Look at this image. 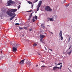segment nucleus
Listing matches in <instances>:
<instances>
[{
	"mask_svg": "<svg viewBox=\"0 0 72 72\" xmlns=\"http://www.w3.org/2000/svg\"><path fill=\"white\" fill-rule=\"evenodd\" d=\"M17 9H11L10 10L8 9L6 13L8 15H9V16H11V17H13V15H15V13H12V12L14 13L17 12Z\"/></svg>",
	"mask_w": 72,
	"mask_h": 72,
	"instance_id": "obj_1",
	"label": "nucleus"
},
{
	"mask_svg": "<svg viewBox=\"0 0 72 72\" xmlns=\"http://www.w3.org/2000/svg\"><path fill=\"white\" fill-rule=\"evenodd\" d=\"M15 2L14 1H13L12 0H10L9 1H8L7 4V6H10L11 5V4H15Z\"/></svg>",
	"mask_w": 72,
	"mask_h": 72,
	"instance_id": "obj_2",
	"label": "nucleus"
},
{
	"mask_svg": "<svg viewBox=\"0 0 72 72\" xmlns=\"http://www.w3.org/2000/svg\"><path fill=\"white\" fill-rule=\"evenodd\" d=\"M45 9L46 10L48 11V12H51L52 10V9H51L50 7V6H46L45 8Z\"/></svg>",
	"mask_w": 72,
	"mask_h": 72,
	"instance_id": "obj_3",
	"label": "nucleus"
},
{
	"mask_svg": "<svg viewBox=\"0 0 72 72\" xmlns=\"http://www.w3.org/2000/svg\"><path fill=\"white\" fill-rule=\"evenodd\" d=\"M18 46H19L18 45H15L14 47L13 48L12 51L13 52H15V51H17V48H18Z\"/></svg>",
	"mask_w": 72,
	"mask_h": 72,
	"instance_id": "obj_4",
	"label": "nucleus"
},
{
	"mask_svg": "<svg viewBox=\"0 0 72 72\" xmlns=\"http://www.w3.org/2000/svg\"><path fill=\"white\" fill-rule=\"evenodd\" d=\"M42 3V1H39V3L37 6L38 8H37V11H39V8L41 5V4Z\"/></svg>",
	"mask_w": 72,
	"mask_h": 72,
	"instance_id": "obj_5",
	"label": "nucleus"
},
{
	"mask_svg": "<svg viewBox=\"0 0 72 72\" xmlns=\"http://www.w3.org/2000/svg\"><path fill=\"white\" fill-rule=\"evenodd\" d=\"M62 65H60V68L57 67V66L54 67L53 68V70H55L57 69H60H60H61L62 68Z\"/></svg>",
	"mask_w": 72,
	"mask_h": 72,
	"instance_id": "obj_6",
	"label": "nucleus"
},
{
	"mask_svg": "<svg viewBox=\"0 0 72 72\" xmlns=\"http://www.w3.org/2000/svg\"><path fill=\"white\" fill-rule=\"evenodd\" d=\"M62 31H60V33H59V35L61 37V40H62L63 39V38L62 36Z\"/></svg>",
	"mask_w": 72,
	"mask_h": 72,
	"instance_id": "obj_7",
	"label": "nucleus"
},
{
	"mask_svg": "<svg viewBox=\"0 0 72 72\" xmlns=\"http://www.w3.org/2000/svg\"><path fill=\"white\" fill-rule=\"evenodd\" d=\"M26 60L25 59H24V60H21L19 63V64H24V62Z\"/></svg>",
	"mask_w": 72,
	"mask_h": 72,
	"instance_id": "obj_8",
	"label": "nucleus"
},
{
	"mask_svg": "<svg viewBox=\"0 0 72 72\" xmlns=\"http://www.w3.org/2000/svg\"><path fill=\"white\" fill-rule=\"evenodd\" d=\"M45 36L44 35H40V39H43L45 38Z\"/></svg>",
	"mask_w": 72,
	"mask_h": 72,
	"instance_id": "obj_9",
	"label": "nucleus"
},
{
	"mask_svg": "<svg viewBox=\"0 0 72 72\" xmlns=\"http://www.w3.org/2000/svg\"><path fill=\"white\" fill-rule=\"evenodd\" d=\"M15 16H16V14H15V15H14V16L13 17H12L10 18V21H12V19H13V18H14V17H15Z\"/></svg>",
	"mask_w": 72,
	"mask_h": 72,
	"instance_id": "obj_10",
	"label": "nucleus"
},
{
	"mask_svg": "<svg viewBox=\"0 0 72 72\" xmlns=\"http://www.w3.org/2000/svg\"><path fill=\"white\" fill-rule=\"evenodd\" d=\"M26 64L27 65H29L30 66L31 65V62H27Z\"/></svg>",
	"mask_w": 72,
	"mask_h": 72,
	"instance_id": "obj_11",
	"label": "nucleus"
},
{
	"mask_svg": "<svg viewBox=\"0 0 72 72\" xmlns=\"http://www.w3.org/2000/svg\"><path fill=\"white\" fill-rule=\"evenodd\" d=\"M47 19H48V21H53L54 19H53L51 18L50 19L49 18H48Z\"/></svg>",
	"mask_w": 72,
	"mask_h": 72,
	"instance_id": "obj_12",
	"label": "nucleus"
},
{
	"mask_svg": "<svg viewBox=\"0 0 72 72\" xmlns=\"http://www.w3.org/2000/svg\"><path fill=\"white\" fill-rule=\"evenodd\" d=\"M12 45H17V44L15 43V42H13V43H12Z\"/></svg>",
	"mask_w": 72,
	"mask_h": 72,
	"instance_id": "obj_13",
	"label": "nucleus"
},
{
	"mask_svg": "<svg viewBox=\"0 0 72 72\" xmlns=\"http://www.w3.org/2000/svg\"><path fill=\"white\" fill-rule=\"evenodd\" d=\"M40 41L41 42H42V43H43V44H45V42L42 41V39H40Z\"/></svg>",
	"mask_w": 72,
	"mask_h": 72,
	"instance_id": "obj_14",
	"label": "nucleus"
},
{
	"mask_svg": "<svg viewBox=\"0 0 72 72\" xmlns=\"http://www.w3.org/2000/svg\"><path fill=\"white\" fill-rule=\"evenodd\" d=\"M35 17H34V19H35L36 20H37V16L36 15L35 16Z\"/></svg>",
	"mask_w": 72,
	"mask_h": 72,
	"instance_id": "obj_15",
	"label": "nucleus"
},
{
	"mask_svg": "<svg viewBox=\"0 0 72 72\" xmlns=\"http://www.w3.org/2000/svg\"><path fill=\"white\" fill-rule=\"evenodd\" d=\"M28 2L29 4H32V3L30 1H28Z\"/></svg>",
	"mask_w": 72,
	"mask_h": 72,
	"instance_id": "obj_16",
	"label": "nucleus"
},
{
	"mask_svg": "<svg viewBox=\"0 0 72 72\" xmlns=\"http://www.w3.org/2000/svg\"><path fill=\"white\" fill-rule=\"evenodd\" d=\"M32 21H33V22H35V19H34V17H33Z\"/></svg>",
	"mask_w": 72,
	"mask_h": 72,
	"instance_id": "obj_17",
	"label": "nucleus"
},
{
	"mask_svg": "<svg viewBox=\"0 0 72 72\" xmlns=\"http://www.w3.org/2000/svg\"><path fill=\"white\" fill-rule=\"evenodd\" d=\"M29 18L28 19V20H30V19H31V17H32V16H31L30 15L29 16Z\"/></svg>",
	"mask_w": 72,
	"mask_h": 72,
	"instance_id": "obj_18",
	"label": "nucleus"
},
{
	"mask_svg": "<svg viewBox=\"0 0 72 72\" xmlns=\"http://www.w3.org/2000/svg\"><path fill=\"white\" fill-rule=\"evenodd\" d=\"M37 1H38V0H35L33 2V3H36Z\"/></svg>",
	"mask_w": 72,
	"mask_h": 72,
	"instance_id": "obj_19",
	"label": "nucleus"
},
{
	"mask_svg": "<svg viewBox=\"0 0 72 72\" xmlns=\"http://www.w3.org/2000/svg\"><path fill=\"white\" fill-rule=\"evenodd\" d=\"M71 52H72V50L70 51L68 53L69 55H70V54H71Z\"/></svg>",
	"mask_w": 72,
	"mask_h": 72,
	"instance_id": "obj_20",
	"label": "nucleus"
},
{
	"mask_svg": "<svg viewBox=\"0 0 72 72\" xmlns=\"http://www.w3.org/2000/svg\"><path fill=\"white\" fill-rule=\"evenodd\" d=\"M15 25L16 26H19V24L18 23H16L15 24Z\"/></svg>",
	"mask_w": 72,
	"mask_h": 72,
	"instance_id": "obj_21",
	"label": "nucleus"
},
{
	"mask_svg": "<svg viewBox=\"0 0 72 72\" xmlns=\"http://www.w3.org/2000/svg\"><path fill=\"white\" fill-rule=\"evenodd\" d=\"M62 64V63H60L58 64L57 66H59V65H60V64Z\"/></svg>",
	"mask_w": 72,
	"mask_h": 72,
	"instance_id": "obj_22",
	"label": "nucleus"
},
{
	"mask_svg": "<svg viewBox=\"0 0 72 72\" xmlns=\"http://www.w3.org/2000/svg\"><path fill=\"white\" fill-rule=\"evenodd\" d=\"M41 27L42 28H45V27L44 26H41Z\"/></svg>",
	"mask_w": 72,
	"mask_h": 72,
	"instance_id": "obj_23",
	"label": "nucleus"
},
{
	"mask_svg": "<svg viewBox=\"0 0 72 72\" xmlns=\"http://www.w3.org/2000/svg\"><path fill=\"white\" fill-rule=\"evenodd\" d=\"M24 28L25 29V30H27V27H24Z\"/></svg>",
	"mask_w": 72,
	"mask_h": 72,
	"instance_id": "obj_24",
	"label": "nucleus"
},
{
	"mask_svg": "<svg viewBox=\"0 0 72 72\" xmlns=\"http://www.w3.org/2000/svg\"><path fill=\"white\" fill-rule=\"evenodd\" d=\"M21 8V6H20V5H19L18 7V9H19V8Z\"/></svg>",
	"mask_w": 72,
	"mask_h": 72,
	"instance_id": "obj_25",
	"label": "nucleus"
},
{
	"mask_svg": "<svg viewBox=\"0 0 72 72\" xmlns=\"http://www.w3.org/2000/svg\"><path fill=\"white\" fill-rule=\"evenodd\" d=\"M45 25V24H41V26H44Z\"/></svg>",
	"mask_w": 72,
	"mask_h": 72,
	"instance_id": "obj_26",
	"label": "nucleus"
},
{
	"mask_svg": "<svg viewBox=\"0 0 72 72\" xmlns=\"http://www.w3.org/2000/svg\"><path fill=\"white\" fill-rule=\"evenodd\" d=\"M68 6H69V4H67L66 6L67 7Z\"/></svg>",
	"mask_w": 72,
	"mask_h": 72,
	"instance_id": "obj_27",
	"label": "nucleus"
},
{
	"mask_svg": "<svg viewBox=\"0 0 72 72\" xmlns=\"http://www.w3.org/2000/svg\"><path fill=\"white\" fill-rule=\"evenodd\" d=\"M70 39H71V37H69V41H70Z\"/></svg>",
	"mask_w": 72,
	"mask_h": 72,
	"instance_id": "obj_28",
	"label": "nucleus"
},
{
	"mask_svg": "<svg viewBox=\"0 0 72 72\" xmlns=\"http://www.w3.org/2000/svg\"><path fill=\"white\" fill-rule=\"evenodd\" d=\"M37 45L36 43H34L33 45Z\"/></svg>",
	"mask_w": 72,
	"mask_h": 72,
	"instance_id": "obj_29",
	"label": "nucleus"
},
{
	"mask_svg": "<svg viewBox=\"0 0 72 72\" xmlns=\"http://www.w3.org/2000/svg\"><path fill=\"white\" fill-rule=\"evenodd\" d=\"M30 15L32 17V13H31Z\"/></svg>",
	"mask_w": 72,
	"mask_h": 72,
	"instance_id": "obj_30",
	"label": "nucleus"
},
{
	"mask_svg": "<svg viewBox=\"0 0 72 72\" xmlns=\"http://www.w3.org/2000/svg\"><path fill=\"white\" fill-rule=\"evenodd\" d=\"M19 29H20V30H22V29H23V28H22L21 27H19Z\"/></svg>",
	"mask_w": 72,
	"mask_h": 72,
	"instance_id": "obj_31",
	"label": "nucleus"
},
{
	"mask_svg": "<svg viewBox=\"0 0 72 72\" xmlns=\"http://www.w3.org/2000/svg\"><path fill=\"white\" fill-rule=\"evenodd\" d=\"M45 67V66H41V67Z\"/></svg>",
	"mask_w": 72,
	"mask_h": 72,
	"instance_id": "obj_32",
	"label": "nucleus"
},
{
	"mask_svg": "<svg viewBox=\"0 0 72 72\" xmlns=\"http://www.w3.org/2000/svg\"><path fill=\"white\" fill-rule=\"evenodd\" d=\"M49 49L51 51H53V50H52L50 49Z\"/></svg>",
	"mask_w": 72,
	"mask_h": 72,
	"instance_id": "obj_33",
	"label": "nucleus"
},
{
	"mask_svg": "<svg viewBox=\"0 0 72 72\" xmlns=\"http://www.w3.org/2000/svg\"><path fill=\"white\" fill-rule=\"evenodd\" d=\"M44 48L46 50H47V49H46V47H44Z\"/></svg>",
	"mask_w": 72,
	"mask_h": 72,
	"instance_id": "obj_34",
	"label": "nucleus"
},
{
	"mask_svg": "<svg viewBox=\"0 0 72 72\" xmlns=\"http://www.w3.org/2000/svg\"><path fill=\"white\" fill-rule=\"evenodd\" d=\"M69 72H72V71H71V70L69 69Z\"/></svg>",
	"mask_w": 72,
	"mask_h": 72,
	"instance_id": "obj_35",
	"label": "nucleus"
},
{
	"mask_svg": "<svg viewBox=\"0 0 72 72\" xmlns=\"http://www.w3.org/2000/svg\"><path fill=\"white\" fill-rule=\"evenodd\" d=\"M32 31V29H30V31Z\"/></svg>",
	"mask_w": 72,
	"mask_h": 72,
	"instance_id": "obj_36",
	"label": "nucleus"
},
{
	"mask_svg": "<svg viewBox=\"0 0 72 72\" xmlns=\"http://www.w3.org/2000/svg\"><path fill=\"white\" fill-rule=\"evenodd\" d=\"M33 4H32V8H33Z\"/></svg>",
	"mask_w": 72,
	"mask_h": 72,
	"instance_id": "obj_37",
	"label": "nucleus"
},
{
	"mask_svg": "<svg viewBox=\"0 0 72 72\" xmlns=\"http://www.w3.org/2000/svg\"><path fill=\"white\" fill-rule=\"evenodd\" d=\"M71 47L70 46L69 47V49H71Z\"/></svg>",
	"mask_w": 72,
	"mask_h": 72,
	"instance_id": "obj_38",
	"label": "nucleus"
},
{
	"mask_svg": "<svg viewBox=\"0 0 72 72\" xmlns=\"http://www.w3.org/2000/svg\"><path fill=\"white\" fill-rule=\"evenodd\" d=\"M33 47H34V46H36V45H33Z\"/></svg>",
	"mask_w": 72,
	"mask_h": 72,
	"instance_id": "obj_39",
	"label": "nucleus"
},
{
	"mask_svg": "<svg viewBox=\"0 0 72 72\" xmlns=\"http://www.w3.org/2000/svg\"><path fill=\"white\" fill-rule=\"evenodd\" d=\"M55 65H57V63L55 62Z\"/></svg>",
	"mask_w": 72,
	"mask_h": 72,
	"instance_id": "obj_40",
	"label": "nucleus"
},
{
	"mask_svg": "<svg viewBox=\"0 0 72 72\" xmlns=\"http://www.w3.org/2000/svg\"><path fill=\"white\" fill-rule=\"evenodd\" d=\"M47 27L49 26L50 27V26L49 25H47Z\"/></svg>",
	"mask_w": 72,
	"mask_h": 72,
	"instance_id": "obj_41",
	"label": "nucleus"
},
{
	"mask_svg": "<svg viewBox=\"0 0 72 72\" xmlns=\"http://www.w3.org/2000/svg\"><path fill=\"white\" fill-rule=\"evenodd\" d=\"M1 53H2V51H1Z\"/></svg>",
	"mask_w": 72,
	"mask_h": 72,
	"instance_id": "obj_42",
	"label": "nucleus"
},
{
	"mask_svg": "<svg viewBox=\"0 0 72 72\" xmlns=\"http://www.w3.org/2000/svg\"><path fill=\"white\" fill-rule=\"evenodd\" d=\"M31 11H32V10H31V11H30L29 12H31Z\"/></svg>",
	"mask_w": 72,
	"mask_h": 72,
	"instance_id": "obj_43",
	"label": "nucleus"
},
{
	"mask_svg": "<svg viewBox=\"0 0 72 72\" xmlns=\"http://www.w3.org/2000/svg\"><path fill=\"white\" fill-rule=\"evenodd\" d=\"M37 66H38V65H37L36 66V67H37Z\"/></svg>",
	"mask_w": 72,
	"mask_h": 72,
	"instance_id": "obj_44",
	"label": "nucleus"
},
{
	"mask_svg": "<svg viewBox=\"0 0 72 72\" xmlns=\"http://www.w3.org/2000/svg\"><path fill=\"white\" fill-rule=\"evenodd\" d=\"M51 33H52V34H53V33L52 32H51Z\"/></svg>",
	"mask_w": 72,
	"mask_h": 72,
	"instance_id": "obj_45",
	"label": "nucleus"
},
{
	"mask_svg": "<svg viewBox=\"0 0 72 72\" xmlns=\"http://www.w3.org/2000/svg\"><path fill=\"white\" fill-rule=\"evenodd\" d=\"M68 69H69V68H68Z\"/></svg>",
	"mask_w": 72,
	"mask_h": 72,
	"instance_id": "obj_46",
	"label": "nucleus"
},
{
	"mask_svg": "<svg viewBox=\"0 0 72 72\" xmlns=\"http://www.w3.org/2000/svg\"><path fill=\"white\" fill-rule=\"evenodd\" d=\"M42 62H44V61H42Z\"/></svg>",
	"mask_w": 72,
	"mask_h": 72,
	"instance_id": "obj_47",
	"label": "nucleus"
},
{
	"mask_svg": "<svg viewBox=\"0 0 72 72\" xmlns=\"http://www.w3.org/2000/svg\"><path fill=\"white\" fill-rule=\"evenodd\" d=\"M17 45H19V44H17Z\"/></svg>",
	"mask_w": 72,
	"mask_h": 72,
	"instance_id": "obj_48",
	"label": "nucleus"
}]
</instances>
